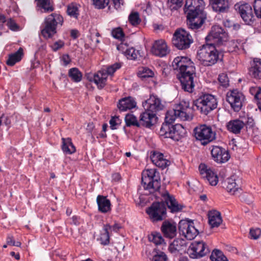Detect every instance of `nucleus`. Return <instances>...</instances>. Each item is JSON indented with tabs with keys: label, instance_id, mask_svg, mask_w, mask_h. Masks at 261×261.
Instances as JSON below:
<instances>
[{
	"label": "nucleus",
	"instance_id": "22",
	"mask_svg": "<svg viewBox=\"0 0 261 261\" xmlns=\"http://www.w3.org/2000/svg\"><path fill=\"white\" fill-rule=\"evenodd\" d=\"M186 241L183 239L177 238L169 244L168 247L169 251L174 254L177 255L184 252L186 248Z\"/></svg>",
	"mask_w": 261,
	"mask_h": 261
},
{
	"label": "nucleus",
	"instance_id": "21",
	"mask_svg": "<svg viewBox=\"0 0 261 261\" xmlns=\"http://www.w3.org/2000/svg\"><path fill=\"white\" fill-rule=\"evenodd\" d=\"M158 117L155 113L150 112L147 110L142 112L139 117V124L140 127L150 128L157 121Z\"/></svg>",
	"mask_w": 261,
	"mask_h": 261
},
{
	"label": "nucleus",
	"instance_id": "59",
	"mask_svg": "<svg viewBox=\"0 0 261 261\" xmlns=\"http://www.w3.org/2000/svg\"><path fill=\"white\" fill-rule=\"evenodd\" d=\"M71 222L70 223V224L78 226L81 224V218L77 216H73L71 218Z\"/></svg>",
	"mask_w": 261,
	"mask_h": 261
},
{
	"label": "nucleus",
	"instance_id": "52",
	"mask_svg": "<svg viewBox=\"0 0 261 261\" xmlns=\"http://www.w3.org/2000/svg\"><path fill=\"white\" fill-rule=\"evenodd\" d=\"M152 261H168V257L164 252L160 251L153 255Z\"/></svg>",
	"mask_w": 261,
	"mask_h": 261
},
{
	"label": "nucleus",
	"instance_id": "51",
	"mask_svg": "<svg viewBox=\"0 0 261 261\" xmlns=\"http://www.w3.org/2000/svg\"><path fill=\"white\" fill-rule=\"evenodd\" d=\"M218 80L221 85L224 87H227L229 85V79L226 73H221L219 75Z\"/></svg>",
	"mask_w": 261,
	"mask_h": 261
},
{
	"label": "nucleus",
	"instance_id": "40",
	"mask_svg": "<svg viewBox=\"0 0 261 261\" xmlns=\"http://www.w3.org/2000/svg\"><path fill=\"white\" fill-rule=\"evenodd\" d=\"M79 6L76 3H71L68 5L67 13L70 17L77 19L80 15Z\"/></svg>",
	"mask_w": 261,
	"mask_h": 261
},
{
	"label": "nucleus",
	"instance_id": "45",
	"mask_svg": "<svg viewBox=\"0 0 261 261\" xmlns=\"http://www.w3.org/2000/svg\"><path fill=\"white\" fill-rule=\"evenodd\" d=\"M125 56L130 60H135L139 56H141L139 50H136L134 47L126 49L125 51Z\"/></svg>",
	"mask_w": 261,
	"mask_h": 261
},
{
	"label": "nucleus",
	"instance_id": "39",
	"mask_svg": "<svg viewBox=\"0 0 261 261\" xmlns=\"http://www.w3.org/2000/svg\"><path fill=\"white\" fill-rule=\"evenodd\" d=\"M68 76L73 82L77 83L82 80L83 75L77 68L74 67L69 70Z\"/></svg>",
	"mask_w": 261,
	"mask_h": 261
},
{
	"label": "nucleus",
	"instance_id": "41",
	"mask_svg": "<svg viewBox=\"0 0 261 261\" xmlns=\"http://www.w3.org/2000/svg\"><path fill=\"white\" fill-rule=\"evenodd\" d=\"M251 94L254 95L258 109L261 111V88L260 87H252L250 89Z\"/></svg>",
	"mask_w": 261,
	"mask_h": 261
},
{
	"label": "nucleus",
	"instance_id": "7",
	"mask_svg": "<svg viewBox=\"0 0 261 261\" xmlns=\"http://www.w3.org/2000/svg\"><path fill=\"white\" fill-rule=\"evenodd\" d=\"M63 21V17L59 14L53 13L49 15L44 19L41 35L46 39L52 38L57 33L58 26H62Z\"/></svg>",
	"mask_w": 261,
	"mask_h": 261
},
{
	"label": "nucleus",
	"instance_id": "32",
	"mask_svg": "<svg viewBox=\"0 0 261 261\" xmlns=\"http://www.w3.org/2000/svg\"><path fill=\"white\" fill-rule=\"evenodd\" d=\"M208 216V223L212 227H218L222 222L221 214L217 211H210Z\"/></svg>",
	"mask_w": 261,
	"mask_h": 261
},
{
	"label": "nucleus",
	"instance_id": "44",
	"mask_svg": "<svg viewBox=\"0 0 261 261\" xmlns=\"http://www.w3.org/2000/svg\"><path fill=\"white\" fill-rule=\"evenodd\" d=\"M37 2V6L42 8L44 12H51L54 10L53 7L50 5V0H35Z\"/></svg>",
	"mask_w": 261,
	"mask_h": 261
},
{
	"label": "nucleus",
	"instance_id": "55",
	"mask_svg": "<svg viewBox=\"0 0 261 261\" xmlns=\"http://www.w3.org/2000/svg\"><path fill=\"white\" fill-rule=\"evenodd\" d=\"M7 244L9 245L20 247L21 246V243L19 241H15L14 240V237L9 234L7 238Z\"/></svg>",
	"mask_w": 261,
	"mask_h": 261
},
{
	"label": "nucleus",
	"instance_id": "5",
	"mask_svg": "<svg viewBox=\"0 0 261 261\" xmlns=\"http://www.w3.org/2000/svg\"><path fill=\"white\" fill-rule=\"evenodd\" d=\"M197 56L202 65L211 66L222 60L223 55L216 49V46L206 42L198 51Z\"/></svg>",
	"mask_w": 261,
	"mask_h": 261
},
{
	"label": "nucleus",
	"instance_id": "4",
	"mask_svg": "<svg viewBox=\"0 0 261 261\" xmlns=\"http://www.w3.org/2000/svg\"><path fill=\"white\" fill-rule=\"evenodd\" d=\"M203 0H186L184 11L187 14V24L192 30L199 29L206 18Z\"/></svg>",
	"mask_w": 261,
	"mask_h": 261
},
{
	"label": "nucleus",
	"instance_id": "36",
	"mask_svg": "<svg viewBox=\"0 0 261 261\" xmlns=\"http://www.w3.org/2000/svg\"><path fill=\"white\" fill-rule=\"evenodd\" d=\"M245 42L241 40H231L228 43V49L229 52L237 51L243 48Z\"/></svg>",
	"mask_w": 261,
	"mask_h": 261
},
{
	"label": "nucleus",
	"instance_id": "64",
	"mask_svg": "<svg viewBox=\"0 0 261 261\" xmlns=\"http://www.w3.org/2000/svg\"><path fill=\"white\" fill-rule=\"evenodd\" d=\"M111 229H109V230L113 231L115 232H117L119 229L121 228V226L118 223H115L113 226H111Z\"/></svg>",
	"mask_w": 261,
	"mask_h": 261
},
{
	"label": "nucleus",
	"instance_id": "11",
	"mask_svg": "<svg viewBox=\"0 0 261 261\" xmlns=\"http://www.w3.org/2000/svg\"><path fill=\"white\" fill-rule=\"evenodd\" d=\"M146 213L152 222L162 221L167 217L166 205L162 200L161 202H153L146 210Z\"/></svg>",
	"mask_w": 261,
	"mask_h": 261
},
{
	"label": "nucleus",
	"instance_id": "9",
	"mask_svg": "<svg viewBox=\"0 0 261 261\" xmlns=\"http://www.w3.org/2000/svg\"><path fill=\"white\" fill-rule=\"evenodd\" d=\"M228 34L221 27L214 25L205 37V42L215 46L223 45L228 40Z\"/></svg>",
	"mask_w": 261,
	"mask_h": 261
},
{
	"label": "nucleus",
	"instance_id": "19",
	"mask_svg": "<svg viewBox=\"0 0 261 261\" xmlns=\"http://www.w3.org/2000/svg\"><path fill=\"white\" fill-rule=\"evenodd\" d=\"M199 170L201 177L212 186H216L218 182L217 174L210 168L205 164H201L199 166Z\"/></svg>",
	"mask_w": 261,
	"mask_h": 261
},
{
	"label": "nucleus",
	"instance_id": "34",
	"mask_svg": "<svg viewBox=\"0 0 261 261\" xmlns=\"http://www.w3.org/2000/svg\"><path fill=\"white\" fill-rule=\"evenodd\" d=\"M62 149L64 153L66 154H71L75 152V147L72 143L71 139L70 138H62Z\"/></svg>",
	"mask_w": 261,
	"mask_h": 261
},
{
	"label": "nucleus",
	"instance_id": "38",
	"mask_svg": "<svg viewBox=\"0 0 261 261\" xmlns=\"http://www.w3.org/2000/svg\"><path fill=\"white\" fill-rule=\"evenodd\" d=\"M111 229V225L109 224L104 225L103 233H101L100 236V241L101 244L103 245H108L110 243L109 229Z\"/></svg>",
	"mask_w": 261,
	"mask_h": 261
},
{
	"label": "nucleus",
	"instance_id": "61",
	"mask_svg": "<svg viewBox=\"0 0 261 261\" xmlns=\"http://www.w3.org/2000/svg\"><path fill=\"white\" fill-rule=\"evenodd\" d=\"M117 48L118 50L122 52V53L125 55V51L126 49H128L127 48V46L126 44L121 43L120 44L118 45L117 46Z\"/></svg>",
	"mask_w": 261,
	"mask_h": 261
},
{
	"label": "nucleus",
	"instance_id": "25",
	"mask_svg": "<svg viewBox=\"0 0 261 261\" xmlns=\"http://www.w3.org/2000/svg\"><path fill=\"white\" fill-rule=\"evenodd\" d=\"M152 163L157 167L164 169L169 165V161L164 158L163 153L153 151L150 155Z\"/></svg>",
	"mask_w": 261,
	"mask_h": 261
},
{
	"label": "nucleus",
	"instance_id": "2",
	"mask_svg": "<svg viewBox=\"0 0 261 261\" xmlns=\"http://www.w3.org/2000/svg\"><path fill=\"white\" fill-rule=\"evenodd\" d=\"M172 65L174 70L178 72L182 89L189 93L193 92L195 86L194 79L196 76L193 62L186 57H177Z\"/></svg>",
	"mask_w": 261,
	"mask_h": 261
},
{
	"label": "nucleus",
	"instance_id": "8",
	"mask_svg": "<svg viewBox=\"0 0 261 261\" xmlns=\"http://www.w3.org/2000/svg\"><path fill=\"white\" fill-rule=\"evenodd\" d=\"M194 137L202 145H206L216 138V134L211 126L206 124L199 125L194 129Z\"/></svg>",
	"mask_w": 261,
	"mask_h": 261
},
{
	"label": "nucleus",
	"instance_id": "3",
	"mask_svg": "<svg viewBox=\"0 0 261 261\" xmlns=\"http://www.w3.org/2000/svg\"><path fill=\"white\" fill-rule=\"evenodd\" d=\"M192 109L189 101L182 100L175 105L173 110L166 113L165 122L163 123L160 131V135L165 138L171 137L172 123L176 118L182 121H189L192 119L191 114Z\"/></svg>",
	"mask_w": 261,
	"mask_h": 261
},
{
	"label": "nucleus",
	"instance_id": "30",
	"mask_svg": "<svg viewBox=\"0 0 261 261\" xmlns=\"http://www.w3.org/2000/svg\"><path fill=\"white\" fill-rule=\"evenodd\" d=\"M98 210L101 213H106L111 210L110 200L107 199V197L98 195L96 199Z\"/></svg>",
	"mask_w": 261,
	"mask_h": 261
},
{
	"label": "nucleus",
	"instance_id": "35",
	"mask_svg": "<svg viewBox=\"0 0 261 261\" xmlns=\"http://www.w3.org/2000/svg\"><path fill=\"white\" fill-rule=\"evenodd\" d=\"M23 49L20 47L18 50L9 56V58L6 62L7 64L9 66H13L16 63L19 62L23 55Z\"/></svg>",
	"mask_w": 261,
	"mask_h": 261
},
{
	"label": "nucleus",
	"instance_id": "43",
	"mask_svg": "<svg viewBox=\"0 0 261 261\" xmlns=\"http://www.w3.org/2000/svg\"><path fill=\"white\" fill-rule=\"evenodd\" d=\"M210 259L212 261H228L227 257L220 250L215 249L213 251Z\"/></svg>",
	"mask_w": 261,
	"mask_h": 261
},
{
	"label": "nucleus",
	"instance_id": "47",
	"mask_svg": "<svg viewBox=\"0 0 261 261\" xmlns=\"http://www.w3.org/2000/svg\"><path fill=\"white\" fill-rule=\"evenodd\" d=\"M111 34L112 36L117 39L122 40L124 37V34L122 29L119 27L112 30Z\"/></svg>",
	"mask_w": 261,
	"mask_h": 261
},
{
	"label": "nucleus",
	"instance_id": "13",
	"mask_svg": "<svg viewBox=\"0 0 261 261\" xmlns=\"http://www.w3.org/2000/svg\"><path fill=\"white\" fill-rule=\"evenodd\" d=\"M121 67L120 63L109 66L107 68L106 71H99L93 75V82L96 84L99 89L103 88L106 84L108 75H112L116 70Z\"/></svg>",
	"mask_w": 261,
	"mask_h": 261
},
{
	"label": "nucleus",
	"instance_id": "12",
	"mask_svg": "<svg viewBox=\"0 0 261 261\" xmlns=\"http://www.w3.org/2000/svg\"><path fill=\"white\" fill-rule=\"evenodd\" d=\"M209 248L206 244L201 241H195L192 242L187 249V253L190 258H200L210 252Z\"/></svg>",
	"mask_w": 261,
	"mask_h": 261
},
{
	"label": "nucleus",
	"instance_id": "31",
	"mask_svg": "<svg viewBox=\"0 0 261 261\" xmlns=\"http://www.w3.org/2000/svg\"><path fill=\"white\" fill-rule=\"evenodd\" d=\"M213 10L216 12H225L229 8L227 0H210Z\"/></svg>",
	"mask_w": 261,
	"mask_h": 261
},
{
	"label": "nucleus",
	"instance_id": "49",
	"mask_svg": "<svg viewBox=\"0 0 261 261\" xmlns=\"http://www.w3.org/2000/svg\"><path fill=\"white\" fill-rule=\"evenodd\" d=\"M253 8L256 17L261 18V0L254 1Z\"/></svg>",
	"mask_w": 261,
	"mask_h": 261
},
{
	"label": "nucleus",
	"instance_id": "17",
	"mask_svg": "<svg viewBox=\"0 0 261 261\" xmlns=\"http://www.w3.org/2000/svg\"><path fill=\"white\" fill-rule=\"evenodd\" d=\"M236 9L238 10L241 18L248 24L252 23L254 20L252 7L247 3L240 5H235Z\"/></svg>",
	"mask_w": 261,
	"mask_h": 261
},
{
	"label": "nucleus",
	"instance_id": "16",
	"mask_svg": "<svg viewBox=\"0 0 261 261\" xmlns=\"http://www.w3.org/2000/svg\"><path fill=\"white\" fill-rule=\"evenodd\" d=\"M142 106L145 110L150 112L157 113L164 109V106L161 100L155 95H150V97L142 102Z\"/></svg>",
	"mask_w": 261,
	"mask_h": 261
},
{
	"label": "nucleus",
	"instance_id": "18",
	"mask_svg": "<svg viewBox=\"0 0 261 261\" xmlns=\"http://www.w3.org/2000/svg\"><path fill=\"white\" fill-rule=\"evenodd\" d=\"M199 170L201 177L212 186H216L218 182L217 174L210 168L205 164H201L199 166Z\"/></svg>",
	"mask_w": 261,
	"mask_h": 261
},
{
	"label": "nucleus",
	"instance_id": "62",
	"mask_svg": "<svg viewBox=\"0 0 261 261\" xmlns=\"http://www.w3.org/2000/svg\"><path fill=\"white\" fill-rule=\"evenodd\" d=\"M115 8L118 10L120 8L121 5H123V0H113Z\"/></svg>",
	"mask_w": 261,
	"mask_h": 261
},
{
	"label": "nucleus",
	"instance_id": "27",
	"mask_svg": "<svg viewBox=\"0 0 261 261\" xmlns=\"http://www.w3.org/2000/svg\"><path fill=\"white\" fill-rule=\"evenodd\" d=\"M117 107L120 111H126L135 108L136 102L134 98L129 96L120 99Z\"/></svg>",
	"mask_w": 261,
	"mask_h": 261
},
{
	"label": "nucleus",
	"instance_id": "42",
	"mask_svg": "<svg viewBox=\"0 0 261 261\" xmlns=\"http://www.w3.org/2000/svg\"><path fill=\"white\" fill-rule=\"evenodd\" d=\"M125 122L127 126H135L140 127L139 120L138 121L136 117L132 114H127L125 115Z\"/></svg>",
	"mask_w": 261,
	"mask_h": 261
},
{
	"label": "nucleus",
	"instance_id": "15",
	"mask_svg": "<svg viewBox=\"0 0 261 261\" xmlns=\"http://www.w3.org/2000/svg\"><path fill=\"white\" fill-rule=\"evenodd\" d=\"M244 98V95L237 90H232L226 95V101L235 112H239L241 109Z\"/></svg>",
	"mask_w": 261,
	"mask_h": 261
},
{
	"label": "nucleus",
	"instance_id": "56",
	"mask_svg": "<svg viewBox=\"0 0 261 261\" xmlns=\"http://www.w3.org/2000/svg\"><path fill=\"white\" fill-rule=\"evenodd\" d=\"M7 25L11 30L13 31H17L19 28L15 21L11 18L7 21Z\"/></svg>",
	"mask_w": 261,
	"mask_h": 261
},
{
	"label": "nucleus",
	"instance_id": "20",
	"mask_svg": "<svg viewBox=\"0 0 261 261\" xmlns=\"http://www.w3.org/2000/svg\"><path fill=\"white\" fill-rule=\"evenodd\" d=\"M211 154L213 160L218 163L226 162L230 158L228 151L218 146H213Z\"/></svg>",
	"mask_w": 261,
	"mask_h": 261
},
{
	"label": "nucleus",
	"instance_id": "57",
	"mask_svg": "<svg viewBox=\"0 0 261 261\" xmlns=\"http://www.w3.org/2000/svg\"><path fill=\"white\" fill-rule=\"evenodd\" d=\"M64 45V42L61 40H59L55 42L51 45V48L54 51H57L58 49L62 48Z\"/></svg>",
	"mask_w": 261,
	"mask_h": 261
},
{
	"label": "nucleus",
	"instance_id": "6",
	"mask_svg": "<svg viewBox=\"0 0 261 261\" xmlns=\"http://www.w3.org/2000/svg\"><path fill=\"white\" fill-rule=\"evenodd\" d=\"M194 104L202 115H207L217 108L218 100L212 94L202 93L194 101Z\"/></svg>",
	"mask_w": 261,
	"mask_h": 261
},
{
	"label": "nucleus",
	"instance_id": "14",
	"mask_svg": "<svg viewBox=\"0 0 261 261\" xmlns=\"http://www.w3.org/2000/svg\"><path fill=\"white\" fill-rule=\"evenodd\" d=\"M178 229L180 234L190 240L194 239L198 234V231L192 221L180 220L178 223Z\"/></svg>",
	"mask_w": 261,
	"mask_h": 261
},
{
	"label": "nucleus",
	"instance_id": "26",
	"mask_svg": "<svg viewBox=\"0 0 261 261\" xmlns=\"http://www.w3.org/2000/svg\"><path fill=\"white\" fill-rule=\"evenodd\" d=\"M250 75L256 79H261V59L254 58L250 62V67L249 68Z\"/></svg>",
	"mask_w": 261,
	"mask_h": 261
},
{
	"label": "nucleus",
	"instance_id": "46",
	"mask_svg": "<svg viewBox=\"0 0 261 261\" xmlns=\"http://www.w3.org/2000/svg\"><path fill=\"white\" fill-rule=\"evenodd\" d=\"M129 22L134 26H137L141 21L139 16V14L137 12H132L128 16Z\"/></svg>",
	"mask_w": 261,
	"mask_h": 261
},
{
	"label": "nucleus",
	"instance_id": "53",
	"mask_svg": "<svg viewBox=\"0 0 261 261\" xmlns=\"http://www.w3.org/2000/svg\"><path fill=\"white\" fill-rule=\"evenodd\" d=\"M141 76L143 78L152 77L154 75L153 72L150 69L143 67L140 70Z\"/></svg>",
	"mask_w": 261,
	"mask_h": 261
},
{
	"label": "nucleus",
	"instance_id": "63",
	"mask_svg": "<svg viewBox=\"0 0 261 261\" xmlns=\"http://www.w3.org/2000/svg\"><path fill=\"white\" fill-rule=\"evenodd\" d=\"M246 124L247 127L249 128L253 127L254 125V120L252 118H248Z\"/></svg>",
	"mask_w": 261,
	"mask_h": 261
},
{
	"label": "nucleus",
	"instance_id": "48",
	"mask_svg": "<svg viewBox=\"0 0 261 261\" xmlns=\"http://www.w3.org/2000/svg\"><path fill=\"white\" fill-rule=\"evenodd\" d=\"M168 3L170 9L172 11L176 10L181 7L182 0H168Z\"/></svg>",
	"mask_w": 261,
	"mask_h": 261
},
{
	"label": "nucleus",
	"instance_id": "28",
	"mask_svg": "<svg viewBox=\"0 0 261 261\" xmlns=\"http://www.w3.org/2000/svg\"><path fill=\"white\" fill-rule=\"evenodd\" d=\"M245 123L240 119H234L229 121L226 125L227 130L234 134H240Z\"/></svg>",
	"mask_w": 261,
	"mask_h": 261
},
{
	"label": "nucleus",
	"instance_id": "10",
	"mask_svg": "<svg viewBox=\"0 0 261 261\" xmlns=\"http://www.w3.org/2000/svg\"><path fill=\"white\" fill-rule=\"evenodd\" d=\"M172 41L173 45L180 50L189 48L193 42L190 33L182 29H178L174 32Z\"/></svg>",
	"mask_w": 261,
	"mask_h": 261
},
{
	"label": "nucleus",
	"instance_id": "23",
	"mask_svg": "<svg viewBox=\"0 0 261 261\" xmlns=\"http://www.w3.org/2000/svg\"><path fill=\"white\" fill-rule=\"evenodd\" d=\"M151 51L153 55L160 57L166 56L169 52L165 41L163 40L156 41L153 45Z\"/></svg>",
	"mask_w": 261,
	"mask_h": 261
},
{
	"label": "nucleus",
	"instance_id": "29",
	"mask_svg": "<svg viewBox=\"0 0 261 261\" xmlns=\"http://www.w3.org/2000/svg\"><path fill=\"white\" fill-rule=\"evenodd\" d=\"M226 189L233 195H236L242 191L239 185L236 182L235 176H232L228 178L225 181Z\"/></svg>",
	"mask_w": 261,
	"mask_h": 261
},
{
	"label": "nucleus",
	"instance_id": "54",
	"mask_svg": "<svg viewBox=\"0 0 261 261\" xmlns=\"http://www.w3.org/2000/svg\"><path fill=\"white\" fill-rule=\"evenodd\" d=\"M250 238L254 240H256L259 238L261 235V229L258 228H251L249 232Z\"/></svg>",
	"mask_w": 261,
	"mask_h": 261
},
{
	"label": "nucleus",
	"instance_id": "24",
	"mask_svg": "<svg viewBox=\"0 0 261 261\" xmlns=\"http://www.w3.org/2000/svg\"><path fill=\"white\" fill-rule=\"evenodd\" d=\"M161 230L164 236L168 238H174L177 233L176 224L168 221H165L161 226Z\"/></svg>",
	"mask_w": 261,
	"mask_h": 261
},
{
	"label": "nucleus",
	"instance_id": "50",
	"mask_svg": "<svg viewBox=\"0 0 261 261\" xmlns=\"http://www.w3.org/2000/svg\"><path fill=\"white\" fill-rule=\"evenodd\" d=\"M109 0H93V4L97 9H103L108 5Z\"/></svg>",
	"mask_w": 261,
	"mask_h": 261
},
{
	"label": "nucleus",
	"instance_id": "37",
	"mask_svg": "<svg viewBox=\"0 0 261 261\" xmlns=\"http://www.w3.org/2000/svg\"><path fill=\"white\" fill-rule=\"evenodd\" d=\"M148 240L156 245L165 244L164 239L162 234L160 232L156 231L152 232L148 236Z\"/></svg>",
	"mask_w": 261,
	"mask_h": 261
},
{
	"label": "nucleus",
	"instance_id": "33",
	"mask_svg": "<svg viewBox=\"0 0 261 261\" xmlns=\"http://www.w3.org/2000/svg\"><path fill=\"white\" fill-rule=\"evenodd\" d=\"M185 132L184 127L180 124H176L172 125L170 138L178 141L184 135Z\"/></svg>",
	"mask_w": 261,
	"mask_h": 261
},
{
	"label": "nucleus",
	"instance_id": "58",
	"mask_svg": "<svg viewBox=\"0 0 261 261\" xmlns=\"http://www.w3.org/2000/svg\"><path fill=\"white\" fill-rule=\"evenodd\" d=\"M117 121H119V118L118 117H113L110 119L109 123L110 124V127L112 129H116V126L118 124Z\"/></svg>",
	"mask_w": 261,
	"mask_h": 261
},
{
	"label": "nucleus",
	"instance_id": "60",
	"mask_svg": "<svg viewBox=\"0 0 261 261\" xmlns=\"http://www.w3.org/2000/svg\"><path fill=\"white\" fill-rule=\"evenodd\" d=\"M61 61L63 62L64 66H67L71 62V59L68 54H64L61 57Z\"/></svg>",
	"mask_w": 261,
	"mask_h": 261
},
{
	"label": "nucleus",
	"instance_id": "1",
	"mask_svg": "<svg viewBox=\"0 0 261 261\" xmlns=\"http://www.w3.org/2000/svg\"><path fill=\"white\" fill-rule=\"evenodd\" d=\"M156 174L154 169H147L142 172L141 185L147 192L145 194H153L156 199H160L172 213L181 211L184 206L179 204L175 197L167 190L161 189L160 178Z\"/></svg>",
	"mask_w": 261,
	"mask_h": 261
}]
</instances>
